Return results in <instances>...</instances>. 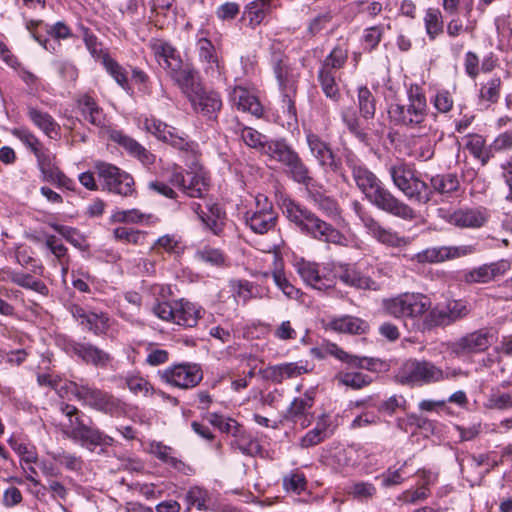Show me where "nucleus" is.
I'll return each instance as SVG.
<instances>
[{"label":"nucleus","mask_w":512,"mask_h":512,"mask_svg":"<svg viewBox=\"0 0 512 512\" xmlns=\"http://www.w3.org/2000/svg\"><path fill=\"white\" fill-rule=\"evenodd\" d=\"M388 116L395 126L418 130L421 136H429L434 142L441 141L444 136L436 121H429L426 97L418 85L409 88L406 104L394 103L389 106Z\"/></svg>","instance_id":"obj_1"},{"label":"nucleus","mask_w":512,"mask_h":512,"mask_svg":"<svg viewBox=\"0 0 512 512\" xmlns=\"http://www.w3.org/2000/svg\"><path fill=\"white\" fill-rule=\"evenodd\" d=\"M283 213L302 233L325 243L344 245L346 238L331 224L291 199H284Z\"/></svg>","instance_id":"obj_2"},{"label":"nucleus","mask_w":512,"mask_h":512,"mask_svg":"<svg viewBox=\"0 0 512 512\" xmlns=\"http://www.w3.org/2000/svg\"><path fill=\"white\" fill-rule=\"evenodd\" d=\"M271 65L278 87L282 94V108L290 120L297 121V111L294 98L300 77L298 70L291 66L288 57L281 52L280 43L271 45Z\"/></svg>","instance_id":"obj_3"},{"label":"nucleus","mask_w":512,"mask_h":512,"mask_svg":"<svg viewBox=\"0 0 512 512\" xmlns=\"http://www.w3.org/2000/svg\"><path fill=\"white\" fill-rule=\"evenodd\" d=\"M60 410L67 417V422L62 424V432L68 438L83 446L112 445L113 438L86 424L77 407L62 403Z\"/></svg>","instance_id":"obj_4"},{"label":"nucleus","mask_w":512,"mask_h":512,"mask_svg":"<svg viewBox=\"0 0 512 512\" xmlns=\"http://www.w3.org/2000/svg\"><path fill=\"white\" fill-rule=\"evenodd\" d=\"M388 173L394 186L409 200L419 204H426L431 200L432 191L412 165L397 161L388 167Z\"/></svg>","instance_id":"obj_5"},{"label":"nucleus","mask_w":512,"mask_h":512,"mask_svg":"<svg viewBox=\"0 0 512 512\" xmlns=\"http://www.w3.org/2000/svg\"><path fill=\"white\" fill-rule=\"evenodd\" d=\"M460 370L443 371L434 363L423 360H408L398 370L396 380L408 386H422L444 379L454 378L460 374Z\"/></svg>","instance_id":"obj_6"},{"label":"nucleus","mask_w":512,"mask_h":512,"mask_svg":"<svg viewBox=\"0 0 512 512\" xmlns=\"http://www.w3.org/2000/svg\"><path fill=\"white\" fill-rule=\"evenodd\" d=\"M69 390L78 401L97 411L120 416L125 412V405L112 394L87 384L69 381L63 387Z\"/></svg>","instance_id":"obj_7"},{"label":"nucleus","mask_w":512,"mask_h":512,"mask_svg":"<svg viewBox=\"0 0 512 512\" xmlns=\"http://www.w3.org/2000/svg\"><path fill=\"white\" fill-rule=\"evenodd\" d=\"M431 306L430 298L422 293H402L384 301L385 311L399 319H419Z\"/></svg>","instance_id":"obj_8"},{"label":"nucleus","mask_w":512,"mask_h":512,"mask_svg":"<svg viewBox=\"0 0 512 512\" xmlns=\"http://www.w3.org/2000/svg\"><path fill=\"white\" fill-rule=\"evenodd\" d=\"M152 310L159 319L185 327L196 326L202 312L201 308L184 299L158 302Z\"/></svg>","instance_id":"obj_9"},{"label":"nucleus","mask_w":512,"mask_h":512,"mask_svg":"<svg viewBox=\"0 0 512 512\" xmlns=\"http://www.w3.org/2000/svg\"><path fill=\"white\" fill-rule=\"evenodd\" d=\"M95 169L102 180L103 189L122 197H131L136 194L134 179L127 172L106 162H97Z\"/></svg>","instance_id":"obj_10"},{"label":"nucleus","mask_w":512,"mask_h":512,"mask_svg":"<svg viewBox=\"0 0 512 512\" xmlns=\"http://www.w3.org/2000/svg\"><path fill=\"white\" fill-rule=\"evenodd\" d=\"M372 205L386 213L406 221L416 218V212L407 203L397 198L383 183L366 198Z\"/></svg>","instance_id":"obj_11"},{"label":"nucleus","mask_w":512,"mask_h":512,"mask_svg":"<svg viewBox=\"0 0 512 512\" xmlns=\"http://www.w3.org/2000/svg\"><path fill=\"white\" fill-rule=\"evenodd\" d=\"M161 380L171 386L181 389L196 387L203 379V372L199 365L182 363L172 365L159 372Z\"/></svg>","instance_id":"obj_12"},{"label":"nucleus","mask_w":512,"mask_h":512,"mask_svg":"<svg viewBox=\"0 0 512 512\" xmlns=\"http://www.w3.org/2000/svg\"><path fill=\"white\" fill-rule=\"evenodd\" d=\"M255 201L256 208L246 213L245 221L254 233L264 234L276 225L277 213L266 196L259 194Z\"/></svg>","instance_id":"obj_13"},{"label":"nucleus","mask_w":512,"mask_h":512,"mask_svg":"<svg viewBox=\"0 0 512 512\" xmlns=\"http://www.w3.org/2000/svg\"><path fill=\"white\" fill-rule=\"evenodd\" d=\"M169 183L178 187L185 195L203 198L209 191V178L203 172H186L174 170L169 176Z\"/></svg>","instance_id":"obj_14"},{"label":"nucleus","mask_w":512,"mask_h":512,"mask_svg":"<svg viewBox=\"0 0 512 512\" xmlns=\"http://www.w3.org/2000/svg\"><path fill=\"white\" fill-rule=\"evenodd\" d=\"M64 350L79 358L83 363L97 368H105L112 361L108 352L90 342L68 340L64 344Z\"/></svg>","instance_id":"obj_15"},{"label":"nucleus","mask_w":512,"mask_h":512,"mask_svg":"<svg viewBox=\"0 0 512 512\" xmlns=\"http://www.w3.org/2000/svg\"><path fill=\"white\" fill-rule=\"evenodd\" d=\"M144 128L159 140L170 144L172 147L189 152L194 150L193 142L187 140L179 131L155 118H146Z\"/></svg>","instance_id":"obj_16"},{"label":"nucleus","mask_w":512,"mask_h":512,"mask_svg":"<svg viewBox=\"0 0 512 512\" xmlns=\"http://www.w3.org/2000/svg\"><path fill=\"white\" fill-rule=\"evenodd\" d=\"M306 142L311 155L317 160L321 168L334 173L340 171L341 162L334 154L328 142L311 131L306 133Z\"/></svg>","instance_id":"obj_17"},{"label":"nucleus","mask_w":512,"mask_h":512,"mask_svg":"<svg viewBox=\"0 0 512 512\" xmlns=\"http://www.w3.org/2000/svg\"><path fill=\"white\" fill-rule=\"evenodd\" d=\"M491 345V334L487 329H480L459 338L449 346L451 354L457 357L485 351Z\"/></svg>","instance_id":"obj_18"},{"label":"nucleus","mask_w":512,"mask_h":512,"mask_svg":"<svg viewBox=\"0 0 512 512\" xmlns=\"http://www.w3.org/2000/svg\"><path fill=\"white\" fill-rule=\"evenodd\" d=\"M345 163L352 173L357 188L366 198L382 183L354 154H346Z\"/></svg>","instance_id":"obj_19"},{"label":"nucleus","mask_w":512,"mask_h":512,"mask_svg":"<svg viewBox=\"0 0 512 512\" xmlns=\"http://www.w3.org/2000/svg\"><path fill=\"white\" fill-rule=\"evenodd\" d=\"M489 218V211L484 207L459 208L445 216V220L455 227L472 229L484 226Z\"/></svg>","instance_id":"obj_20"},{"label":"nucleus","mask_w":512,"mask_h":512,"mask_svg":"<svg viewBox=\"0 0 512 512\" xmlns=\"http://www.w3.org/2000/svg\"><path fill=\"white\" fill-rule=\"evenodd\" d=\"M293 266L306 285L319 291L327 290L333 286L330 278L320 274L317 263L300 258L294 261Z\"/></svg>","instance_id":"obj_21"},{"label":"nucleus","mask_w":512,"mask_h":512,"mask_svg":"<svg viewBox=\"0 0 512 512\" xmlns=\"http://www.w3.org/2000/svg\"><path fill=\"white\" fill-rule=\"evenodd\" d=\"M69 311L80 325L97 336L105 334L110 327L109 318L105 313L88 312L76 304L71 305Z\"/></svg>","instance_id":"obj_22"},{"label":"nucleus","mask_w":512,"mask_h":512,"mask_svg":"<svg viewBox=\"0 0 512 512\" xmlns=\"http://www.w3.org/2000/svg\"><path fill=\"white\" fill-rule=\"evenodd\" d=\"M362 222L367 232L378 242L394 248L407 246L409 240L389 228L382 226L376 219L371 216L362 217Z\"/></svg>","instance_id":"obj_23"},{"label":"nucleus","mask_w":512,"mask_h":512,"mask_svg":"<svg viewBox=\"0 0 512 512\" xmlns=\"http://www.w3.org/2000/svg\"><path fill=\"white\" fill-rule=\"evenodd\" d=\"M473 252L474 248L471 245L459 247H433L418 253L416 255V259L420 263H434L469 255Z\"/></svg>","instance_id":"obj_24"},{"label":"nucleus","mask_w":512,"mask_h":512,"mask_svg":"<svg viewBox=\"0 0 512 512\" xmlns=\"http://www.w3.org/2000/svg\"><path fill=\"white\" fill-rule=\"evenodd\" d=\"M230 101L243 112H249L254 116L260 117L263 114V107L257 96L243 86H236L230 92Z\"/></svg>","instance_id":"obj_25"},{"label":"nucleus","mask_w":512,"mask_h":512,"mask_svg":"<svg viewBox=\"0 0 512 512\" xmlns=\"http://www.w3.org/2000/svg\"><path fill=\"white\" fill-rule=\"evenodd\" d=\"M150 453L178 472L185 475L194 473V470L190 465L176 457V451L170 446H166L161 442H153L150 444Z\"/></svg>","instance_id":"obj_26"},{"label":"nucleus","mask_w":512,"mask_h":512,"mask_svg":"<svg viewBox=\"0 0 512 512\" xmlns=\"http://www.w3.org/2000/svg\"><path fill=\"white\" fill-rule=\"evenodd\" d=\"M508 268V264L504 261L485 264L465 273L464 280L466 283H488L496 277L503 275Z\"/></svg>","instance_id":"obj_27"},{"label":"nucleus","mask_w":512,"mask_h":512,"mask_svg":"<svg viewBox=\"0 0 512 512\" xmlns=\"http://www.w3.org/2000/svg\"><path fill=\"white\" fill-rule=\"evenodd\" d=\"M77 107L83 118L90 124L97 127H104L106 125V115L92 96L88 94L79 96Z\"/></svg>","instance_id":"obj_28"},{"label":"nucleus","mask_w":512,"mask_h":512,"mask_svg":"<svg viewBox=\"0 0 512 512\" xmlns=\"http://www.w3.org/2000/svg\"><path fill=\"white\" fill-rule=\"evenodd\" d=\"M199 59L204 69L211 77L221 75V65L216 54L214 45L206 37H200L197 41Z\"/></svg>","instance_id":"obj_29"},{"label":"nucleus","mask_w":512,"mask_h":512,"mask_svg":"<svg viewBox=\"0 0 512 512\" xmlns=\"http://www.w3.org/2000/svg\"><path fill=\"white\" fill-rule=\"evenodd\" d=\"M110 138L112 141L122 146L131 155L137 157L143 164L150 165L154 162L155 157L153 154L147 151L136 140L125 135L123 132L116 130L112 131L110 133Z\"/></svg>","instance_id":"obj_30"},{"label":"nucleus","mask_w":512,"mask_h":512,"mask_svg":"<svg viewBox=\"0 0 512 512\" xmlns=\"http://www.w3.org/2000/svg\"><path fill=\"white\" fill-rule=\"evenodd\" d=\"M314 402L312 392H306L303 397L295 399L288 411L287 418L294 423H299L301 428H306L310 424L309 410Z\"/></svg>","instance_id":"obj_31"},{"label":"nucleus","mask_w":512,"mask_h":512,"mask_svg":"<svg viewBox=\"0 0 512 512\" xmlns=\"http://www.w3.org/2000/svg\"><path fill=\"white\" fill-rule=\"evenodd\" d=\"M286 174L295 182L305 185L308 189L313 182L308 166L303 162L299 154L295 151L288 161L284 164Z\"/></svg>","instance_id":"obj_32"},{"label":"nucleus","mask_w":512,"mask_h":512,"mask_svg":"<svg viewBox=\"0 0 512 512\" xmlns=\"http://www.w3.org/2000/svg\"><path fill=\"white\" fill-rule=\"evenodd\" d=\"M149 47L159 65L165 70L168 69L169 64L172 65V62L180 59L176 49L166 40L152 38L149 41Z\"/></svg>","instance_id":"obj_33"},{"label":"nucleus","mask_w":512,"mask_h":512,"mask_svg":"<svg viewBox=\"0 0 512 512\" xmlns=\"http://www.w3.org/2000/svg\"><path fill=\"white\" fill-rule=\"evenodd\" d=\"M37 161L45 179L64 183L65 175L55 163V156L47 149L37 152Z\"/></svg>","instance_id":"obj_34"},{"label":"nucleus","mask_w":512,"mask_h":512,"mask_svg":"<svg viewBox=\"0 0 512 512\" xmlns=\"http://www.w3.org/2000/svg\"><path fill=\"white\" fill-rule=\"evenodd\" d=\"M191 102L196 111L207 116L215 114L222 107V101L219 94L213 91L197 93L191 99Z\"/></svg>","instance_id":"obj_35"},{"label":"nucleus","mask_w":512,"mask_h":512,"mask_svg":"<svg viewBox=\"0 0 512 512\" xmlns=\"http://www.w3.org/2000/svg\"><path fill=\"white\" fill-rule=\"evenodd\" d=\"M273 0H254L250 2L243 12V19H248L250 27L260 25L266 15L271 11Z\"/></svg>","instance_id":"obj_36"},{"label":"nucleus","mask_w":512,"mask_h":512,"mask_svg":"<svg viewBox=\"0 0 512 512\" xmlns=\"http://www.w3.org/2000/svg\"><path fill=\"white\" fill-rule=\"evenodd\" d=\"M329 327L340 333L362 334L368 329V324L360 318L346 315L333 318Z\"/></svg>","instance_id":"obj_37"},{"label":"nucleus","mask_w":512,"mask_h":512,"mask_svg":"<svg viewBox=\"0 0 512 512\" xmlns=\"http://www.w3.org/2000/svg\"><path fill=\"white\" fill-rule=\"evenodd\" d=\"M360 452V449L353 446L337 449L331 454L329 464L336 471H342L346 467L355 466L358 463Z\"/></svg>","instance_id":"obj_38"},{"label":"nucleus","mask_w":512,"mask_h":512,"mask_svg":"<svg viewBox=\"0 0 512 512\" xmlns=\"http://www.w3.org/2000/svg\"><path fill=\"white\" fill-rule=\"evenodd\" d=\"M327 352L338 360L347 363L353 367L370 369L374 365V359L368 357H358L342 350L336 344L327 345Z\"/></svg>","instance_id":"obj_39"},{"label":"nucleus","mask_w":512,"mask_h":512,"mask_svg":"<svg viewBox=\"0 0 512 512\" xmlns=\"http://www.w3.org/2000/svg\"><path fill=\"white\" fill-rule=\"evenodd\" d=\"M170 77L179 85L182 90L188 89L193 83V70L181 59L169 64L166 69Z\"/></svg>","instance_id":"obj_40"},{"label":"nucleus","mask_w":512,"mask_h":512,"mask_svg":"<svg viewBox=\"0 0 512 512\" xmlns=\"http://www.w3.org/2000/svg\"><path fill=\"white\" fill-rule=\"evenodd\" d=\"M306 369L303 366H299L296 363H285L268 368L269 377L276 383H281L285 379L294 378L306 373Z\"/></svg>","instance_id":"obj_41"},{"label":"nucleus","mask_w":512,"mask_h":512,"mask_svg":"<svg viewBox=\"0 0 512 512\" xmlns=\"http://www.w3.org/2000/svg\"><path fill=\"white\" fill-rule=\"evenodd\" d=\"M425 31L430 40H435L443 33L444 23L442 13L437 8H428L424 16Z\"/></svg>","instance_id":"obj_42"},{"label":"nucleus","mask_w":512,"mask_h":512,"mask_svg":"<svg viewBox=\"0 0 512 512\" xmlns=\"http://www.w3.org/2000/svg\"><path fill=\"white\" fill-rule=\"evenodd\" d=\"M430 183V190L442 195L452 194L458 190L460 185L457 176L450 173L435 175L431 178Z\"/></svg>","instance_id":"obj_43"},{"label":"nucleus","mask_w":512,"mask_h":512,"mask_svg":"<svg viewBox=\"0 0 512 512\" xmlns=\"http://www.w3.org/2000/svg\"><path fill=\"white\" fill-rule=\"evenodd\" d=\"M185 500L188 504L187 510L195 507L199 511H206L211 501L210 493L200 486H192L186 493Z\"/></svg>","instance_id":"obj_44"},{"label":"nucleus","mask_w":512,"mask_h":512,"mask_svg":"<svg viewBox=\"0 0 512 512\" xmlns=\"http://www.w3.org/2000/svg\"><path fill=\"white\" fill-rule=\"evenodd\" d=\"M274 262L276 264L275 269L272 271V277L275 285L283 292L285 296L290 299H298L301 296V292L296 288L286 277L281 266L278 267L279 259L274 256Z\"/></svg>","instance_id":"obj_45"},{"label":"nucleus","mask_w":512,"mask_h":512,"mask_svg":"<svg viewBox=\"0 0 512 512\" xmlns=\"http://www.w3.org/2000/svg\"><path fill=\"white\" fill-rule=\"evenodd\" d=\"M317 78L325 96L333 101H338L340 90L336 82L335 72L320 68Z\"/></svg>","instance_id":"obj_46"},{"label":"nucleus","mask_w":512,"mask_h":512,"mask_svg":"<svg viewBox=\"0 0 512 512\" xmlns=\"http://www.w3.org/2000/svg\"><path fill=\"white\" fill-rule=\"evenodd\" d=\"M101 63L109 73V75L116 81V83L124 90H128L129 82L126 70L108 54L101 57Z\"/></svg>","instance_id":"obj_47"},{"label":"nucleus","mask_w":512,"mask_h":512,"mask_svg":"<svg viewBox=\"0 0 512 512\" xmlns=\"http://www.w3.org/2000/svg\"><path fill=\"white\" fill-rule=\"evenodd\" d=\"M225 212L217 204H212L208 208V213H205L202 219V224L206 229L219 235L224 227Z\"/></svg>","instance_id":"obj_48"},{"label":"nucleus","mask_w":512,"mask_h":512,"mask_svg":"<svg viewBox=\"0 0 512 512\" xmlns=\"http://www.w3.org/2000/svg\"><path fill=\"white\" fill-rule=\"evenodd\" d=\"M294 152L284 141L269 140L262 154L284 165Z\"/></svg>","instance_id":"obj_49"},{"label":"nucleus","mask_w":512,"mask_h":512,"mask_svg":"<svg viewBox=\"0 0 512 512\" xmlns=\"http://www.w3.org/2000/svg\"><path fill=\"white\" fill-rule=\"evenodd\" d=\"M28 116L39 129L50 137L58 128V124L47 112L38 110L34 107H28Z\"/></svg>","instance_id":"obj_50"},{"label":"nucleus","mask_w":512,"mask_h":512,"mask_svg":"<svg viewBox=\"0 0 512 512\" xmlns=\"http://www.w3.org/2000/svg\"><path fill=\"white\" fill-rule=\"evenodd\" d=\"M466 148L482 165H486L493 157L492 148L486 147L485 140L479 135L471 136Z\"/></svg>","instance_id":"obj_51"},{"label":"nucleus","mask_w":512,"mask_h":512,"mask_svg":"<svg viewBox=\"0 0 512 512\" xmlns=\"http://www.w3.org/2000/svg\"><path fill=\"white\" fill-rule=\"evenodd\" d=\"M358 108L364 119H372L376 112V99L366 86L358 88Z\"/></svg>","instance_id":"obj_52"},{"label":"nucleus","mask_w":512,"mask_h":512,"mask_svg":"<svg viewBox=\"0 0 512 512\" xmlns=\"http://www.w3.org/2000/svg\"><path fill=\"white\" fill-rule=\"evenodd\" d=\"M446 311V307L436 306L434 308H430L422 322V328L424 330H430L438 326L451 325L452 323Z\"/></svg>","instance_id":"obj_53"},{"label":"nucleus","mask_w":512,"mask_h":512,"mask_svg":"<svg viewBox=\"0 0 512 512\" xmlns=\"http://www.w3.org/2000/svg\"><path fill=\"white\" fill-rule=\"evenodd\" d=\"M339 277L343 283L360 289H375L376 286V283L371 278L352 269H346Z\"/></svg>","instance_id":"obj_54"},{"label":"nucleus","mask_w":512,"mask_h":512,"mask_svg":"<svg viewBox=\"0 0 512 512\" xmlns=\"http://www.w3.org/2000/svg\"><path fill=\"white\" fill-rule=\"evenodd\" d=\"M348 59V49L343 46H336L324 59L322 69L333 71L342 68Z\"/></svg>","instance_id":"obj_55"},{"label":"nucleus","mask_w":512,"mask_h":512,"mask_svg":"<svg viewBox=\"0 0 512 512\" xmlns=\"http://www.w3.org/2000/svg\"><path fill=\"white\" fill-rule=\"evenodd\" d=\"M13 283L25 288L33 290L42 295L48 294V287L40 280L35 279L32 275L17 271V275H13Z\"/></svg>","instance_id":"obj_56"},{"label":"nucleus","mask_w":512,"mask_h":512,"mask_svg":"<svg viewBox=\"0 0 512 512\" xmlns=\"http://www.w3.org/2000/svg\"><path fill=\"white\" fill-rule=\"evenodd\" d=\"M335 379L342 385L353 389H361L371 383V377L360 372H340Z\"/></svg>","instance_id":"obj_57"},{"label":"nucleus","mask_w":512,"mask_h":512,"mask_svg":"<svg viewBox=\"0 0 512 512\" xmlns=\"http://www.w3.org/2000/svg\"><path fill=\"white\" fill-rule=\"evenodd\" d=\"M151 217L150 214L142 213L138 209H129L115 211L111 216V220L116 223L139 224L148 221Z\"/></svg>","instance_id":"obj_58"},{"label":"nucleus","mask_w":512,"mask_h":512,"mask_svg":"<svg viewBox=\"0 0 512 512\" xmlns=\"http://www.w3.org/2000/svg\"><path fill=\"white\" fill-rule=\"evenodd\" d=\"M241 139L247 146L258 150L261 153H263L264 148L269 141L265 135L251 127H244L241 130Z\"/></svg>","instance_id":"obj_59"},{"label":"nucleus","mask_w":512,"mask_h":512,"mask_svg":"<svg viewBox=\"0 0 512 512\" xmlns=\"http://www.w3.org/2000/svg\"><path fill=\"white\" fill-rule=\"evenodd\" d=\"M195 259L211 266H221L225 262V256L222 251L211 247H204L197 250Z\"/></svg>","instance_id":"obj_60"},{"label":"nucleus","mask_w":512,"mask_h":512,"mask_svg":"<svg viewBox=\"0 0 512 512\" xmlns=\"http://www.w3.org/2000/svg\"><path fill=\"white\" fill-rule=\"evenodd\" d=\"M309 195L314 204L328 216L338 214V204L331 197L325 196L319 192H312L308 189Z\"/></svg>","instance_id":"obj_61"},{"label":"nucleus","mask_w":512,"mask_h":512,"mask_svg":"<svg viewBox=\"0 0 512 512\" xmlns=\"http://www.w3.org/2000/svg\"><path fill=\"white\" fill-rule=\"evenodd\" d=\"M502 81L500 77H493L480 89V98L490 103H496L500 97Z\"/></svg>","instance_id":"obj_62"},{"label":"nucleus","mask_w":512,"mask_h":512,"mask_svg":"<svg viewBox=\"0 0 512 512\" xmlns=\"http://www.w3.org/2000/svg\"><path fill=\"white\" fill-rule=\"evenodd\" d=\"M11 448L20 456V464H34L37 462L38 457L35 449L24 443H19L13 438L8 440Z\"/></svg>","instance_id":"obj_63"},{"label":"nucleus","mask_w":512,"mask_h":512,"mask_svg":"<svg viewBox=\"0 0 512 512\" xmlns=\"http://www.w3.org/2000/svg\"><path fill=\"white\" fill-rule=\"evenodd\" d=\"M283 488L288 492L300 494L306 489V479L303 473L292 472L283 478Z\"/></svg>","instance_id":"obj_64"}]
</instances>
